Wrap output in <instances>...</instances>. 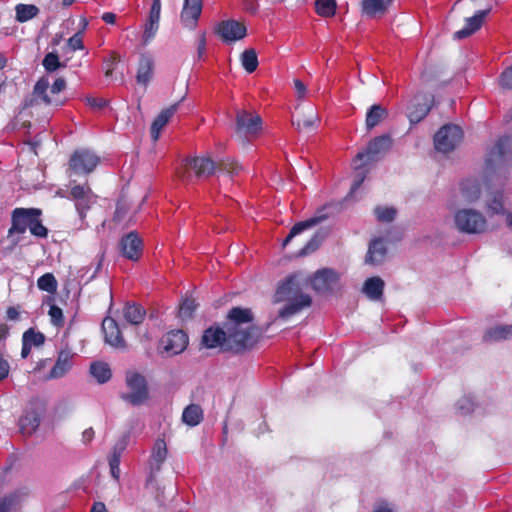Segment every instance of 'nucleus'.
Segmentation results:
<instances>
[{
  "instance_id": "nucleus-4",
  "label": "nucleus",
  "mask_w": 512,
  "mask_h": 512,
  "mask_svg": "<svg viewBox=\"0 0 512 512\" xmlns=\"http://www.w3.org/2000/svg\"><path fill=\"white\" fill-rule=\"evenodd\" d=\"M186 168L194 171L198 178H207L216 170L226 171L230 175H238L242 167L231 159L221 160L217 164L209 156H199L187 160Z\"/></svg>"
},
{
  "instance_id": "nucleus-46",
  "label": "nucleus",
  "mask_w": 512,
  "mask_h": 512,
  "mask_svg": "<svg viewBox=\"0 0 512 512\" xmlns=\"http://www.w3.org/2000/svg\"><path fill=\"white\" fill-rule=\"evenodd\" d=\"M38 288L48 293H54L57 289V281L53 274L46 273L37 281Z\"/></svg>"
},
{
  "instance_id": "nucleus-42",
  "label": "nucleus",
  "mask_w": 512,
  "mask_h": 512,
  "mask_svg": "<svg viewBox=\"0 0 512 512\" xmlns=\"http://www.w3.org/2000/svg\"><path fill=\"white\" fill-rule=\"evenodd\" d=\"M29 495V489L27 487H20L1 498L10 508L18 505L21 501L27 498Z\"/></svg>"
},
{
  "instance_id": "nucleus-21",
  "label": "nucleus",
  "mask_w": 512,
  "mask_h": 512,
  "mask_svg": "<svg viewBox=\"0 0 512 512\" xmlns=\"http://www.w3.org/2000/svg\"><path fill=\"white\" fill-rule=\"evenodd\" d=\"M202 0H185L181 12V21L184 26L194 28L201 15Z\"/></svg>"
},
{
  "instance_id": "nucleus-51",
  "label": "nucleus",
  "mask_w": 512,
  "mask_h": 512,
  "mask_svg": "<svg viewBox=\"0 0 512 512\" xmlns=\"http://www.w3.org/2000/svg\"><path fill=\"white\" fill-rule=\"evenodd\" d=\"M457 410L461 415L470 414L474 410V401L471 397L465 396L457 402Z\"/></svg>"
},
{
  "instance_id": "nucleus-19",
  "label": "nucleus",
  "mask_w": 512,
  "mask_h": 512,
  "mask_svg": "<svg viewBox=\"0 0 512 512\" xmlns=\"http://www.w3.org/2000/svg\"><path fill=\"white\" fill-rule=\"evenodd\" d=\"M160 13H161V1L153 0L148 19L144 25V31H143V36H142V40H143L144 44H147L156 35L158 28H159Z\"/></svg>"
},
{
  "instance_id": "nucleus-2",
  "label": "nucleus",
  "mask_w": 512,
  "mask_h": 512,
  "mask_svg": "<svg viewBox=\"0 0 512 512\" xmlns=\"http://www.w3.org/2000/svg\"><path fill=\"white\" fill-rule=\"evenodd\" d=\"M275 303H285L278 312V318L288 319L311 305V297L302 291L296 275L288 277L281 283L274 295Z\"/></svg>"
},
{
  "instance_id": "nucleus-56",
  "label": "nucleus",
  "mask_w": 512,
  "mask_h": 512,
  "mask_svg": "<svg viewBox=\"0 0 512 512\" xmlns=\"http://www.w3.org/2000/svg\"><path fill=\"white\" fill-rule=\"evenodd\" d=\"M320 245V241L318 240L317 236H314L302 249L301 254L306 255L313 251H315Z\"/></svg>"
},
{
  "instance_id": "nucleus-8",
  "label": "nucleus",
  "mask_w": 512,
  "mask_h": 512,
  "mask_svg": "<svg viewBox=\"0 0 512 512\" xmlns=\"http://www.w3.org/2000/svg\"><path fill=\"white\" fill-rule=\"evenodd\" d=\"M463 137L461 128L457 125H444L434 136L436 150L448 153L454 150Z\"/></svg>"
},
{
  "instance_id": "nucleus-52",
  "label": "nucleus",
  "mask_w": 512,
  "mask_h": 512,
  "mask_svg": "<svg viewBox=\"0 0 512 512\" xmlns=\"http://www.w3.org/2000/svg\"><path fill=\"white\" fill-rule=\"evenodd\" d=\"M499 84L503 89H512V65L501 73Z\"/></svg>"
},
{
  "instance_id": "nucleus-53",
  "label": "nucleus",
  "mask_w": 512,
  "mask_h": 512,
  "mask_svg": "<svg viewBox=\"0 0 512 512\" xmlns=\"http://www.w3.org/2000/svg\"><path fill=\"white\" fill-rule=\"evenodd\" d=\"M49 315L53 324L56 326L63 325V312L61 308L56 305H52L49 309Z\"/></svg>"
},
{
  "instance_id": "nucleus-24",
  "label": "nucleus",
  "mask_w": 512,
  "mask_h": 512,
  "mask_svg": "<svg viewBox=\"0 0 512 512\" xmlns=\"http://www.w3.org/2000/svg\"><path fill=\"white\" fill-rule=\"evenodd\" d=\"M225 328H208L202 336V344L207 348L220 347L222 350H230L226 347Z\"/></svg>"
},
{
  "instance_id": "nucleus-22",
  "label": "nucleus",
  "mask_w": 512,
  "mask_h": 512,
  "mask_svg": "<svg viewBox=\"0 0 512 512\" xmlns=\"http://www.w3.org/2000/svg\"><path fill=\"white\" fill-rule=\"evenodd\" d=\"M181 101L182 100H180L177 103H174L166 109H163L154 119L151 125V137L153 141H157L159 139L161 131L167 125L169 120L174 116V114L177 112Z\"/></svg>"
},
{
  "instance_id": "nucleus-5",
  "label": "nucleus",
  "mask_w": 512,
  "mask_h": 512,
  "mask_svg": "<svg viewBox=\"0 0 512 512\" xmlns=\"http://www.w3.org/2000/svg\"><path fill=\"white\" fill-rule=\"evenodd\" d=\"M126 391L120 398L132 406L144 405L149 400V388L146 378L137 372H127L125 377Z\"/></svg>"
},
{
  "instance_id": "nucleus-13",
  "label": "nucleus",
  "mask_w": 512,
  "mask_h": 512,
  "mask_svg": "<svg viewBox=\"0 0 512 512\" xmlns=\"http://www.w3.org/2000/svg\"><path fill=\"white\" fill-rule=\"evenodd\" d=\"M49 86V79L47 77H41L36 82L31 97L25 100L24 107H33L41 103H44L45 105H62L61 101L49 97V95L47 94Z\"/></svg>"
},
{
  "instance_id": "nucleus-40",
  "label": "nucleus",
  "mask_w": 512,
  "mask_h": 512,
  "mask_svg": "<svg viewBox=\"0 0 512 512\" xmlns=\"http://www.w3.org/2000/svg\"><path fill=\"white\" fill-rule=\"evenodd\" d=\"M319 222L318 218H311L306 221L296 223L283 242V246H286L296 235L302 233L304 230L312 228Z\"/></svg>"
},
{
  "instance_id": "nucleus-29",
  "label": "nucleus",
  "mask_w": 512,
  "mask_h": 512,
  "mask_svg": "<svg viewBox=\"0 0 512 512\" xmlns=\"http://www.w3.org/2000/svg\"><path fill=\"white\" fill-rule=\"evenodd\" d=\"M73 355L69 351H61L54 367L51 369L49 378L58 379L66 375L72 367Z\"/></svg>"
},
{
  "instance_id": "nucleus-12",
  "label": "nucleus",
  "mask_w": 512,
  "mask_h": 512,
  "mask_svg": "<svg viewBox=\"0 0 512 512\" xmlns=\"http://www.w3.org/2000/svg\"><path fill=\"white\" fill-rule=\"evenodd\" d=\"M339 283L338 274L332 269L318 270L311 278L312 288L321 294L333 292Z\"/></svg>"
},
{
  "instance_id": "nucleus-16",
  "label": "nucleus",
  "mask_w": 512,
  "mask_h": 512,
  "mask_svg": "<svg viewBox=\"0 0 512 512\" xmlns=\"http://www.w3.org/2000/svg\"><path fill=\"white\" fill-rule=\"evenodd\" d=\"M70 197L75 201L76 209L81 218L95 202V195L88 185H74L70 190Z\"/></svg>"
},
{
  "instance_id": "nucleus-55",
  "label": "nucleus",
  "mask_w": 512,
  "mask_h": 512,
  "mask_svg": "<svg viewBox=\"0 0 512 512\" xmlns=\"http://www.w3.org/2000/svg\"><path fill=\"white\" fill-rule=\"evenodd\" d=\"M317 120V116L310 117L308 119L297 120V122H293L294 125L297 126V129H310L315 125Z\"/></svg>"
},
{
  "instance_id": "nucleus-59",
  "label": "nucleus",
  "mask_w": 512,
  "mask_h": 512,
  "mask_svg": "<svg viewBox=\"0 0 512 512\" xmlns=\"http://www.w3.org/2000/svg\"><path fill=\"white\" fill-rule=\"evenodd\" d=\"M10 371V365L7 360L0 354V381L4 380Z\"/></svg>"
},
{
  "instance_id": "nucleus-10",
  "label": "nucleus",
  "mask_w": 512,
  "mask_h": 512,
  "mask_svg": "<svg viewBox=\"0 0 512 512\" xmlns=\"http://www.w3.org/2000/svg\"><path fill=\"white\" fill-rule=\"evenodd\" d=\"M42 211L37 208H15L11 214V227L8 236L23 234L31 228L34 217L41 216Z\"/></svg>"
},
{
  "instance_id": "nucleus-1",
  "label": "nucleus",
  "mask_w": 512,
  "mask_h": 512,
  "mask_svg": "<svg viewBox=\"0 0 512 512\" xmlns=\"http://www.w3.org/2000/svg\"><path fill=\"white\" fill-rule=\"evenodd\" d=\"M253 321L251 309L233 307L224 324L226 347L237 352L252 347L261 335L260 329Z\"/></svg>"
},
{
  "instance_id": "nucleus-38",
  "label": "nucleus",
  "mask_w": 512,
  "mask_h": 512,
  "mask_svg": "<svg viewBox=\"0 0 512 512\" xmlns=\"http://www.w3.org/2000/svg\"><path fill=\"white\" fill-rule=\"evenodd\" d=\"M461 193L466 201L474 202L481 194L480 185L476 180H465L461 183Z\"/></svg>"
},
{
  "instance_id": "nucleus-25",
  "label": "nucleus",
  "mask_w": 512,
  "mask_h": 512,
  "mask_svg": "<svg viewBox=\"0 0 512 512\" xmlns=\"http://www.w3.org/2000/svg\"><path fill=\"white\" fill-rule=\"evenodd\" d=\"M387 254L385 242L381 238L374 239L369 244L365 263L369 265H380L384 262Z\"/></svg>"
},
{
  "instance_id": "nucleus-63",
  "label": "nucleus",
  "mask_w": 512,
  "mask_h": 512,
  "mask_svg": "<svg viewBox=\"0 0 512 512\" xmlns=\"http://www.w3.org/2000/svg\"><path fill=\"white\" fill-rule=\"evenodd\" d=\"M93 438H94V430L92 428H88L82 433V440L84 443L91 442Z\"/></svg>"
},
{
  "instance_id": "nucleus-64",
  "label": "nucleus",
  "mask_w": 512,
  "mask_h": 512,
  "mask_svg": "<svg viewBox=\"0 0 512 512\" xmlns=\"http://www.w3.org/2000/svg\"><path fill=\"white\" fill-rule=\"evenodd\" d=\"M91 512H108L106 506L102 502H96L93 504Z\"/></svg>"
},
{
  "instance_id": "nucleus-37",
  "label": "nucleus",
  "mask_w": 512,
  "mask_h": 512,
  "mask_svg": "<svg viewBox=\"0 0 512 512\" xmlns=\"http://www.w3.org/2000/svg\"><path fill=\"white\" fill-rule=\"evenodd\" d=\"M487 211L489 214H504V199H503V193L500 191L491 192L489 193L487 200Z\"/></svg>"
},
{
  "instance_id": "nucleus-9",
  "label": "nucleus",
  "mask_w": 512,
  "mask_h": 512,
  "mask_svg": "<svg viewBox=\"0 0 512 512\" xmlns=\"http://www.w3.org/2000/svg\"><path fill=\"white\" fill-rule=\"evenodd\" d=\"M262 129L261 117L251 111L236 110V132L250 140Z\"/></svg>"
},
{
  "instance_id": "nucleus-57",
  "label": "nucleus",
  "mask_w": 512,
  "mask_h": 512,
  "mask_svg": "<svg viewBox=\"0 0 512 512\" xmlns=\"http://www.w3.org/2000/svg\"><path fill=\"white\" fill-rule=\"evenodd\" d=\"M87 103L90 107L100 110L106 107L108 101L104 98H88Z\"/></svg>"
},
{
  "instance_id": "nucleus-31",
  "label": "nucleus",
  "mask_w": 512,
  "mask_h": 512,
  "mask_svg": "<svg viewBox=\"0 0 512 512\" xmlns=\"http://www.w3.org/2000/svg\"><path fill=\"white\" fill-rule=\"evenodd\" d=\"M483 339L485 342H498L512 339V325H497L489 328Z\"/></svg>"
},
{
  "instance_id": "nucleus-54",
  "label": "nucleus",
  "mask_w": 512,
  "mask_h": 512,
  "mask_svg": "<svg viewBox=\"0 0 512 512\" xmlns=\"http://www.w3.org/2000/svg\"><path fill=\"white\" fill-rule=\"evenodd\" d=\"M68 46L72 51H75L77 49H83V37L82 33L78 32L74 34L72 37L68 40Z\"/></svg>"
},
{
  "instance_id": "nucleus-36",
  "label": "nucleus",
  "mask_w": 512,
  "mask_h": 512,
  "mask_svg": "<svg viewBox=\"0 0 512 512\" xmlns=\"http://www.w3.org/2000/svg\"><path fill=\"white\" fill-rule=\"evenodd\" d=\"M203 419V410L197 404L188 405L182 414V420L189 426L198 425Z\"/></svg>"
},
{
  "instance_id": "nucleus-43",
  "label": "nucleus",
  "mask_w": 512,
  "mask_h": 512,
  "mask_svg": "<svg viewBox=\"0 0 512 512\" xmlns=\"http://www.w3.org/2000/svg\"><path fill=\"white\" fill-rule=\"evenodd\" d=\"M128 435H124L113 447L112 453L109 457V466H119L120 464V457L123 453V451L126 449L128 445Z\"/></svg>"
},
{
  "instance_id": "nucleus-3",
  "label": "nucleus",
  "mask_w": 512,
  "mask_h": 512,
  "mask_svg": "<svg viewBox=\"0 0 512 512\" xmlns=\"http://www.w3.org/2000/svg\"><path fill=\"white\" fill-rule=\"evenodd\" d=\"M392 141L389 136L383 135L374 138L367 146V149L364 152H359L355 159L353 160V167L355 170L359 171L356 175L354 183L351 187V192L356 191L365 179V173L361 171V169L378 159V156L386 151H388L391 147Z\"/></svg>"
},
{
  "instance_id": "nucleus-50",
  "label": "nucleus",
  "mask_w": 512,
  "mask_h": 512,
  "mask_svg": "<svg viewBox=\"0 0 512 512\" xmlns=\"http://www.w3.org/2000/svg\"><path fill=\"white\" fill-rule=\"evenodd\" d=\"M30 232L32 235L39 238H46L48 235V229L42 224L40 216L34 217Z\"/></svg>"
},
{
  "instance_id": "nucleus-6",
  "label": "nucleus",
  "mask_w": 512,
  "mask_h": 512,
  "mask_svg": "<svg viewBox=\"0 0 512 512\" xmlns=\"http://www.w3.org/2000/svg\"><path fill=\"white\" fill-rule=\"evenodd\" d=\"M454 221L457 229L461 232L475 234L482 233L486 229V219L477 210L461 209L455 213Z\"/></svg>"
},
{
  "instance_id": "nucleus-62",
  "label": "nucleus",
  "mask_w": 512,
  "mask_h": 512,
  "mask_svg": "<svg viewBox=\"0 0 512 512\" xmlns=\"http://www.w3.org/2000/svg\"><path fill=\"white\" fill-rule=\"evenodd\" d=\"M6 314L9 320L16 321L19 319V311L15 307H9Z\"/></svg>"
},
{
  "instance_id": "nucleus-23",
  "label": "nucleus",
  "mask_w": 512,
  "mask_h": 512,
  "mask_svg": "<svg viewBox=\"0 0 512 512\" xmlns=\"http://www.w3.org/2000/svg\"><path fill=\"white\" fill-rule=\"evenodd\" d=\"M102 330L105 335V341L111 346L124 347V339L116 321L112 318H105L102 322Z\"/></svg>"
},
{
  "instance_id": "nucleus-27",
  "label": "nucleus",
  "mask_w": 512,
  "mask_h": 512,
  "mask_svg": "<svg viewBox=\"0 0 512 512\" xmlns=\"http://www.w3.org/2000/svg\"><path fill=\"white\" fill-rule=\"evenodd\" d=\"M45 342L43 333L35 331L33 328L24 332L22 337V358H27L31 352L32 347H40Z\"/></svg>"
},
{
  "instance_id": "nucleus-48",
  "label": "nucleus",
  "mask_w": 512,
  "mask_h": 512,
  "mask_svg": "<svg viewBox=\"0 0 512 512\" xmlns=\"http://www.w3.org/2000/svg\"><path fill=\"white\" fill-rule=\"evenodd\" d=\"M43 66L48 72H53L65 65L59 61V57L55 53H48L43 59Z\"/></svg>"
},
{
  "instance_id": "nucleus-17",
  "label": "nucleus",
  "mask_w": 512,
  "mask_h": 512,
  "mask_svg": "<svg viewBox=\"0 0 512 512\" xmlns=\"http://www.w3.org/2000/svg\"><path fill=\"white\" fill-rule=\"evenodd\" d=\"M217 32L226 42L237 41L245 37L246 27L243 23L236 20L222 21L217 28Z\"/></svg>"
},
{
  "instance_id": "nucleus-47",
  "label": "nucleus",
  "mask_w": 512,
  "mask_h": 512,
  "mask_svg": "<svg viewBox=\"0 0 512 512\" xmlns=\"http://www.w3.org/2000/svg\"><path fill=\"white\" fill-rule=\"evenodd\" d=\"M375 215L380 222H391L395 219L397 211L393 207L377 206L374 210Z\"/></svg>"
},
{
  "instance_id": "nucleus-26",
  "label": "nucleus",
  "mask_w": 512,
  "mask_h": 512,
  "mask_svg": "<svg viewBox=\"0 0 512 512\" xmlns=\"http://www.w3.org/2000/svg\"><path fill=\"white\" fill-rule=\"evenodd\" d=\"M489 9L478 11L473 17L466 19L465 27L454 33V38L461 40L469 37L476 32L482 25L484 18L489 13Z\"/></svg>"
},
{
  "instance_id": "nucleus-34",
  "label": "nucleus",
  "mask_w": 512,
  "mask_h": 512,
  "mask_svg": "<svg viewBox=\"0 0 512 512\" xmlns=\"http://www.w3.org/2000/svg\"><path fill=\"white\" fill-rule=\"evenodd\" d=\"M167 456V445L163 439H157L154 443L151 455V466L155 470H160L162 463Z\"/></svg>"
},
{
  "instance_id": "nucleus-61",
  "label": "nucleus",
  "mask_w": 512,
  "mask_h": 512,
  "mask_svg": "<svg viewBox=\"0 0 512 512\" xmlns=\"http://www.w3.org/2000/svg\"><path fill=\"white\" fill-rule=\"evenodd\" d=\"M245 9L251 13H255L258 9L256 0H244Z\"/></svg>"
},
{
  "instance_id": "nucleus-58",
  "label": "nucleus",
  "mask_w": 512,
  "mask_h": 512,
  "mask_svg": "<svg viewBox=\"0 0 512 512\" xmlns=\"http://www.w3.org/2000/svg\"><path fill=\"white\" fill-rule=\"evenodd\" d=\"M66 88V81L64 78L60 77L55 80V82L51 86V93L58 94L62 92Z\"/></svg>"
},
{
  "instance_id": "nucleus-35",
  "label": "nucleus",
  "mask_w": 512,
  "mask_h": 512,
  "mask_svg": "<svg viewBox=\"0 0 512 512\" xmlns=\"http://www.w3.org/2000/svg\"><path fill=\"white\" fill-rule=\"evenodd\" d=\"M388 113L387 110L381 105H373L368 110L366 114V127L368 130H371L379 123H381L386 117Z\"/></svg>"
},
{
  "instance_id": "nucleus-18",
  "label": "nucleus",
  "mask_w": 512,
  "mask_h": 512,
  "mask_svg": "<svg viewBox=\"0 0 512 512\" xmlns=\"http://www.w3.org/2000/svg\"><path fill=\"white\" fill-rule=\"evenodd\" d=\"M120 248L123 256L132 261H137L142 255V241L134 232H130L121 239Z\"/></svg>"
},
{
  "instance_id": "nucleus-15",
  "label": "nucleus",
  "mask_w": 512,
  "mask_h": 512,
  "mask_svg": "<svg viewBox=\"0 0 512 512\" xmlns=\"http://www.w3.org/2000/svg\"><path fill=\"white\" fill-rule=\"evenodd\" d=\"M188 337L182 330L168 332L161 338L160 345L168 355H177L185 350Z\"/></svg>"
},
{
  "instance_id": "nucleus-20",
  "label": "nucleus",
  "mask_w": 512,
  "mask_h": 512,
  "mask_svg": "<svg viewBox=\"0 0 512 512\" xmlns=\"http://www.w3.org/2000/svg\"><path fill=\"white\" fill-rule=\"evenodd\" d=\"M155 69V62L152 56L142 54L139 59L136 81L139 85L146 88L150 81L153 79Z\"/></svg>"
},
{
  "instance_id": "nucleus-28",
  "label": "nucleus",
  "mask_w": 512,
  "mask_h": 512,
  "mask_svg": "<svg viewBox=\"0 0 512 512\" xmlns=\"http://www.w3.org/2000/svg\"><path fill=\"white\" fill-rule=\"evenodd\" d=\"M393 0H363L362 12L369 18H380L388 10Z\"/></svg>"
},
{
  "instance_id": "nucleus-49",
  "label": "nucleus",
  "mask_w": 512,
  "mask_h": 512,
  "mask_svg": "<svg viewBox=\"0 0 512 512\" xmlns=\"http://www.w3.org/2000/svg\"><path fill=\"white\" fill-rule=\"evenodd\" d=\"M196 307L194 299L186 298L179 307V314L182 318H190Z\"/></svg>"
},
{
  "instance_id": "nucleus-39",
  "label": "nucleus",
  "mask_w": 512,
  "mask_h": 512,
  "mask_svg": "<svg viewBox=\"0 0 512 512\" xmlns=\"http://www.w3.org/2000/svg\"><path fill=\"white\" fill-rule=\"evenodd\" d=\"M90 373L98 383L101 384L107 382L112 376L109 365L104 362H95L91 364Z\"/></svg>"
},
{
  "instance_id": "nucleus-7",
  "label": "nucleus",
  "mask_w": 512,
  "mask_h": 512,
  "mask_svg": "<svg viewBox=\"0 0 512 512\" xmlns=\"http://www.w3.org/2000/svg\"><path fill=\"white\" fill-rule=\"evenodd\" d=\"M512 153L511 141L507 137L500 138L489 149L485 160L486 173H492L503 168Z\"/></svg>"
},
{
  "instance_id": "nucleus-60",
  "label": "nucleus",
  "mask_w": 512,
  "mask_h": 512,
  "mask_svg": "<svg viewBox=\"0 0 512 512\" xmlns=\"http://www.w3.org/2000/svg\"><path fill=\"white\" fill-rule=\"evenodd\" d=\"M295 90L299 98H303L306 94V86L298 79L294 80Z\"/></svg>"
},
{
  "instance_id": "nucleus-45",
  "label": "nucleus",
  "mask_w": 512,
  "mask_h": 512,
  "mask_svg": "<svg viewBox=\"0 0 512 512\" xmlns=\"http://www.w3.org/2000/svg\"><path fill=\"white\" fill-rule=\"evenodd\" d=\"M316 12L323 17H330L335 14L336 2L335 0H316Z\"/></svg>"
},
{
  "instance_id": "nucleus-14",
  "label": "nucleus",
  "mask_w": 512,
  "mask_h": 512,
  "mask_svg": "<svg viewBox=\"0 0 512 512\" xmlns=\"http://www.w3.org/2000/svg\"><path fill=\"white\" fill-rule=\"evenodd\" d=\"M433 97L427 94H417L407 108V116L412 124L420 122L430 111Z\"/></svg>"
},
{
  "instance_id": "nucleus-11",
  "label": "nucleus",
  "mask_w": 512,
  "mask_h": 512,
  "mask_svg": "<svg viewBox=\"0 0 512 512\" xmlns=\"http://www.w3.org/2000/svg\"><path fill=\"white\" fill-rule=\"evenodd\" d=\"M99 163V158L88 150H78L70 158L69 168L75 174L91 173Z\"/></svg>"
},
{
  "instance_id": "nucleus-41",
  "label": "nucleus",
  "mask_w": 512,
  "mask_h": 512,
  "mask_svg": "<svg viewBox=\"0 0 512 512\" xmlns=\"http://www.w3.org/2000/svg\"><path fill=\"white\" fill-rule=\"evenodd\" d=\"M16 19L19 22H26L34 18L38 13L39 9L35 5L18 4L15 8Z\"/></svg>"
},
{
  "instance_id": "nucleus-33",
  "label": "nucleus",
  "mask_w": 512,
  "mask_h": 512,
  "mask_svg": "<svg viewBox=\"0 0 512 512\" xmlns=\"http://www.w3.org/2000/svg\"><path fill=\"white\" fill-rule=\"evenodd\" d=\"M145 314V309L136 303H127L123 308V316L125 320L133 325L142 323Z\"/></svg>"
},
{
  "instance_id": "nucleus-30",
  "label": "nucleus",
  "mask_w": 512,
  "mask_h": 512,
  "mask_svg": "<svg viewBox=\"0 0 512 512\" xmlns=\"http://www.w3.org/2000/svg\"><path fill=\"white\" fill-rule=\"evenodd\" d=\"M385 282L378 276L368 278L363 285V293L373 301L382 299Z\"/></svg>"
},
{
  "instance_id": "nucleus-44",
  "label": "nucleus",
  "mask_w": 512,
  "mask_h": 512,
  "mask_svg": "<svg viewBox=\"0 0 512 512\" xmlns=\"http://www.w3.org/2000/svg\"><path fill=\"white\" fill-rule=\"evenodd\" d=\"M241 62L248 73L254 72L258 67L256 51L252 48L245 50L241 55Z\"/></svg>"
},
{
  "instance_id": "nucleus-32",
  "label": "nucleus",
  "mask_w": 512,
  "mask_h": 512,
  "mask_svg": "<svg viewBox=\"0 0 512 512\" xmlns=\"http://www.w3.org/2000/svg\"><path fill=\"white\" fill-rule=\"evenodd\" d=\"M40 425L39 415L35 411L27 412L19 420L20 431L25 436L32 435Z\"/></svg>"
}]
</instances>
